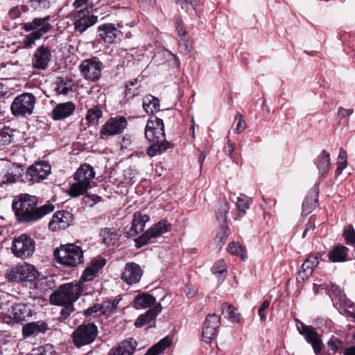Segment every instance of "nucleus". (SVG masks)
Instances as JSON below:
<instances>
[{"label":"nucleus","mask_w":355,"mask_h":355,"mask_svg":"<svg viewBox=\"0 0 355 355\" xmlns=\"http://www.w3.org/2000/svg\"><path fill=\"white\" fill-rule=\"evenodd\" d=\"M37 198L28 193H21L14 198L12 208L17 220L21 223H29L37 221L52 212L55 206L46 203L37 207Z\"/></svg>","instance_id":"f257e3e1"},{"label":"nucleus","mask_w":355,"mask_h":355,"mask_svg":"<svg viewBox=\"0 0 355 355\" xmlns=\"http://www.w3.org/2000/svg\"><path fill=\"white\" fill-rule=\"evenodd\" d=\"M145 137L150 143L147 148V155L150 157L161 155L173 146L166 139L163 120L156 116H151L148 119L145 128Z\"/></svg>","instance_id":"f03ea898"},{"label":"nucleus","mask_w":355,"mask_h":355,"mask_svg":"<svg viewBox=\"0 0 355 355\" xmlns=\"http://www.w3.org/2000/svg\"><path fill=\"white\" fill-rule=\"evenodd\" d=\"M95 175L94 168L90 164L85 163L80 165L73 175L75 182L70 185L68 195L71 198L84 195L92 187Z\"/></svg>","instance_id":"7ed1b4c3"},{"label":"nucleus","mask_w":355,"mask_h":355,"mask_svg":"<svg viewBox=\"0 0 355 355\" xmlns=\"http://www.w3.org/2000/svg\"><path fill=\"white\" fill-rule=\"evenodd\" d=\"M83 286L80 282H69L60 285L51 295V304L59 306L60 304H73L81 296Z\"/></svg>","instance_id":"20e7f679"},{"label":"nucleus","mask_w":355,"mask_h":355,"mask_svg":"<svg viewBox=\"0 0 355 355\" xmlns=\"http://www.w3.org/2000/svg\"><path fill=\"white\" fill-rule=\"evenodd\" d=\"M135 25L134 21L124 24L123 21L117 23V24L112 23H105L99 25L97 28L98 36L105 43L113 44L119 42L125 34L127 38L131 37L130 31L127 28L134 27Z\"/></svg>","instance_id":"39448f33"},{"label":"nucleus","mask_w":355,"mask_h":355,"mask_svg":"<svg viewBox=\"0 0 355 355\" xmlns=\"http://www.w3.org/2000/svg\"><path fill=\"white\" fill-rule=\"evenodd\" d=\"M50 16L42 18L36 17L30 22L23 24L22 28L24 31H32L24 39L23 44L25 48H31L36 40L40 39L52 28V25L48 22Z\"/></svg>","instance_id":"423d86ee"},{"label":"nucleus","mask_w":355,"mask_h":355,"mask_svg":"<svg viewBox=\"0 0 355 355\" xmlns=\"http://www.w3.org/2000/svg\"><path fill=\"white\" fill-rule=\"evenodd\" d=\"M54 256L58 263L68 267H76L83 262V250L73 243L61 245L55 250Z\"/></svg>","instance_id":"0eeeda50"},{"label":"nucleus","mask_w":355,"mask_h":355,"mask_svg":"<svg viewBox=\"0 0 355 355\" xmlns=\"http://www.w3.org/2000/svg\"><path fill=\"white\" fill-rule=\"evenodd\" d=\"M36 103L35 96L28 92L16 96L10 105V111L15 117H26L33 114Z\"/></svg>","instance_id":"6e6552de"},{"label":"nucleus","mask_w":355,"mask_h":355,"mask_svg":"<svg viewBox=\"0 0 355 355\" xmlns=\"http://www.w3.org/2000/svg\"><path fill=\"white\" fill-rule=\"evenodd\" d=\"M39 276L40 273L35 266L27 263L12 267L7 273L8 281L15 283L33 282Z\"/></svg>","instance_id":"1a4fd4ad"},{"label":"nucleus","mask_w":355,"mask_h":355,"mask_svg":"<svg viewBox=\"0 0 355 355\" xmlns=\"http://www.w3.org/2000/svg\"><path fill=\"white\" fill-rule=\"evenodd\" d=\"M98 333V327L93 322L79 325L72 333L74 345L79 348L92 343Z\"/></svg>","instance_id":"9d476101"},{"label":"nucleus","mask_w":355,"mask_h":355,"mask_svg":"<svg viewBox=\"0 0 355 355\" xmlns=\"http://www.w3.org/2000/svg\"><path fill=\"white\" fill-rule=\"evenodd\" d=\"M172 225L165 219H162L155 223L150 228L135 239V248H141L142 246L152 242L153 239L161 236L163 234L171 231Z\"/></svg>","instance_id":"9b49d317"},{"label":"nucleus","mask_w":355,"mask_h":355,"mask_svg":"<svg viewBox=\"0 0 355 355\" xmlns=\"http://www.w3.org/2000/svg\"><path fill=\"white\" fill-rule=\"evenodd\" d=\"M11 250L15 257L27 259L35 251V241L30 236L21 234L13 239Z\"/></svg>","instance_id":"f8f14e48"},{"label":"nucleus","mask_w":355,"mask_h":355,"mask_svg":"<svg viewBox=\"0 0 355 355\" xmlns=\"http://www.w3.org/2000/svg\"><path fill=\"white\" fill-rule=\"evenodd\" d=\"M103 64L97 57L84 60L80 64V70L83 77L91 82L98 81L103 69Z\"/></svg>","instance_id":"ddd939ff"},{"label":"nucleus","mask_w":355,"mask_h":355,"mask_svg":"<svg viewBox=\"0 0 355 355\" xmlns=\"http://www.w3.org/2000/svg\"><path fill=\"white\" fill-rule=\"evenodd\" d=\"M296 327L299 334L304 337L306 341L311 345L314 353L318 355L324 347L318 333L312 326L306 325L299 320Z\"/></svg>","instance_id":"4468645a"},{"label":"nucleus","mask_w":355,"mask_h":355,"mask_svg":"<svg viewBox=\"0 0 355 355\" xmlns=\"http://www.w3.org/2000/svg\"><path fill=\"white\" fill-rule=\"evenodd\" d=\"M51 167L48 162H36L27 169L25 174V179L21 182H39L44 180L51 173Z\"/></svg>","instance_id":"2eb2a0df"},{"label":"nucleus","mask_w":355,"mask_h":355,"mask_svg":"<svg viewBox=\"0 0 355 355\" xmlns=\"http://www.w3.org/2000/svg\"><path fill=\"white\" fill-rule=\"evenodd\" d=\"M93 6L85 7L83 10H79L76 15V19L74 22L75 30L83 33L87 28L94 25L98 20V16L94 15Z\"/></svg>","instance_id":"dca6fc26"},{"label":"nucleus","mask_w":355,"mask_h":355,"mask_svg":"<svg viewBox=\"0 0 355 355\" xmlns=\"http://www.w3.org/2000/svg\"><path fill=\"white\" fill-rule=\"evenodd\" d=\"M127 125L128 121L125 116H116L111 117L103 125L100 134L105 136L119 135L126 128Z\"/></svg>","instance_id":"f3484780"},{"label":"nucleus","mask_w":355,"mask_h":355,"mask_svg":"<svg viewBox=\"0 0 355 355\" xmlns=\"http://www.w3.org/2000/svg\"><path fill=\"white\" fill-rule=\"evenodd\" d=\"M10 318L15 323H21L28 320L32 315L33 310L30 303H14L11 306Z\"/></svg>","instance_id":"a211bd4d"},{"label":"nucleus","mask_w":355,"mask_h":355,"mask_svg":"<svg viewBox=\"0 0 355 355\" xmlns=\"http://www.w3.org/2000/svg\"><path fill=\"white\" fill-rule=\"evenodd\" d=\"M73 219V215L69 211H58L49 221V227L53 231L64 230L72 223Z\"/></svg>","instance_id":"6ab92c4d"},{"label":"nucleus","mask_w":355,"mask_h":355,"mask_svg":"<svg viewBox=\"0 0 355 355\" xmlns=\"http://www.w3.org/2000/svg\"><path fill=\"white\" fill-rule=\"evenodd\" d=\"M143 275V271L140 266L134 262H129L125 265L121 273V280L129 286L139 283Z\"/></svg>","instance_id":"aec40b11"},{"label":"nucleus","mask_w":355,"mask_h":355,"mask_svg":"<svg viewBox=\"0 0 355 355\" xmlns=\"http://www.w3.org/2000/svg\"><path fill=\"white\" fill-rule=\"evenodd\" d=\"M220 324V318L215 313L209 314L205 321L202 334L203 340L209 343L216 336Z\"/></svg>","instance_id":"412c9836"},{"label":"nucleus","mask_w":355,"mask_h":355,"mask_svg":"<svg viewBox=\"0 0 355 355\" xmlns=\"http://www.w3.org/2000/svg\"><path fill=\"white\" fill-rule=\"evenodd\" d=\"M162 306L160 303L155 304L153 308L148 309L145 313L139 315L135 322L136 327L140 328L148 325V328L155 327L156 318L161 313Z\"/></svg>","instance_id":"4be33fe9"},{"label":"nucleus","mask_w":355,"mask_h":355,"mask_svg":"<svg viewBox=\"0 0 355 355\" xmlns=\"http://www.w3.org/2000/svg\"><path fill=\"white\" fill-rule=\"evenodd\" d=\"M52 58V54L48 46H39L33 54V65L35 69L45 70Z\"/></svg>","instance_id":"5701e85b"},{"label":"nucleus","mask_w":355,"mask_h":355,"mask_svg":"<svg viewBox=\"0 0 355 355\" xmlns=\"http://www.w3.org/2000/svg\"><path fill=\"white\" fill-rule=\"evenodd\" d=\"M23 171L24 169L19 164H12L9 168L0 173V184L21 181L24 179L22 175Z\"/></svg>","instance_id":"b1692460"},{"label":"nucleus","mask_w":355,"mask_h":355,"mask_svg":"<svg viewBox=\"0 0 355 355\" xmlns=\"http://www.w3.org/2000/svg\"><path fill=\"white\" fill-rule=\"evenodd\" d=\"M106 259L103 257L93 259L83 272L79 282L82 284L94 279L99 270L106 264Z\"/></svg>","instance_id":"393cba45"},{"label":"nucleus","mask_w":355,"mask_h":355,"mask_svg":"<svg viewBox=\"0 0 355 355\" xmlns=\"http://www.w3.org/2000/svg\"><path fill=\"white\" fill-rule=\"evenodd\" d=\"M137 345V342L134 338H126L120 342L116 347H112L108 355H132Z\"/></svg>","instance_id":"a878e982"},{"label":"nucleus","mask_w":355,"mask_h":355,"mask_svg":"<svg viewBox=\"0 0 355 355\" xmlns=\"http://www.w3.org/2000/svg\"><path fill=\"white\" fill-rule=\"evenodd\" d=\"M75 107V105L70 101L59 103L53 109L51 117L55 121L64 119L73 113Z\"/></svg>","instance_id":"bb28decb"},{"label":"nucleus","mask_w":355,"mask_h":355,"mask_svg":"<svg viewBox=\"0 0 355 355\" xmlns=\"http://www.w3.org/2000/svg\"><path fill=\"white\" fill-rule=\"evenodd\" d=\"M47 329V324L42 320L26 323L22 327V334L24 337L36 336L44 333Z\"/></svg>","instance_id":"cd10ccee"},{"label":"nucleus","mask_w":355,"mask_h":355,"mask_svg":"<svg viewBox=\"0 0 355 355\" xmlns=\"http://www.w3.org/2000/svg\"><path fill=\"white\" fill-rule=\"evenodd\" d=\"M349 249L343 245H337L328 253L329 260L333 263L345 262L347 260Z\"/></svg>","instance_id":"c85d7f7f"},{"label":"nucleus","mask_w":355,"mask_h":355,"mask_svg":"<svg viewBox=\"0 0 355 355\" xmlns=\"http://www.w3.org/2000/svg\"><path fill=\"white\" fill-rule=\"evenodd\" d=\"M142 106L148 114L154 116L159 110V100L151 94H148L143 98Z\"/></svg>","instance_id":"c756f323"},{"label":"nucleus","mask_w":355,"mask_h":355,"mask_svg":"<svg viewBox=\"0 0 355 355\" xmlns=\"http://www.w3.org/2000/svg\"><path fill=\"white\" fill-rule=\"evenodd\" d=\"M100 236L103 243L108 247L114 245L119 239V234L114 228L105 227L101 230Z\"/></svg>","instance_id":"7c9ffc66"},{"label":"nucleus","mask_w":355,"mask_h":355,"mask_svg":"<svg viewBox=\"0 0 355 355\" xmlns=\"http://www.w3.org/2000/svg\"><path fill=\"white\" fill-rule=\"evenodd\" d=\"M315 164L322 175L327 174L331 164L329 153L325 150H322L320 154L317 157Z\"/></svg>","instance_id":"2f4dec72"},{"label":"nucleus","mask_w":355,"mask_h":355,"mask_svg":"<svg viewBox=\"0 0 355 355\" xmlns=\"http://www.w3.org/2000/svg\"><path fill=\"white\" fill-rule=\"evenodd\" d=\"M135 306L137 309L148 308L156 302V299L152 295L144 293L135 298Z\"/></svg>","instance_id":"473e14b6"},{"label":"nucleus","mask_w":355,"mask_h":355,"mask_svg":"<svg viewBox=\"0 0 355 355\" xmlns=\"http://www.w3.org/2000/svg\"><path fill=\"white\" fill-rule=\"evenodd\" d=\"M171 345V339L166 336L150 347L145 355H159Z\"/></svg>","instance_id":"72a5a7b5"},{"label":"nucleus","mask_w":355,"mask_h":355,"mask_svg":"<svg viewBox=\"0 0 355 355\" xmlns=\"http://www.w3.org/2000/svg\"><path fill=\"white\" fill-rule=\"evenodd\" d=\"M102 116L103 112L101 107L98 105H94L87 110L85 119L89 125H96Z\"/></svg>","instance_id":"f704fd0d"},{"label":"nucleus","mask_w":355,"mask_h":355,"mask_svg":"<svg viewBox=\"0 0 355 355\" xmlns=\"http://www.w3.org/2000/svg\"><path fill=\"white\" fill-rule=\"evenodd\" d=\"M230 209L229 203L225 201H220L216 207V218L220 223H225L227 219V214Z\"/></svg>","instance_id":"c9c22d12"},{"label":"nucleus","mask_w":355,"mask_h":355,"mask_svg":"<svg viewBox=\"0 0 355 355\" xmlns=\"http://www.w3.org/2000/svg\"><path fill=\"white\" fill-rule=\"evenodd\" d=\"M56 0H29L30 6L34 10L43 11L49 9Z\"/></svg>","instance_id":"e433bc0d"},{"label":"nucleus","mask_w":355,"mask_h":355,"mask_svg":"<svg viewBox=\"0 0 355 355\" xmlns=\"http://www.w3.org/2000/svg\"><path fill=\"white\" fill-rule=\"evenodd\" d=\"M139 81L137 78L130 80L125 83V94L128 98H134L139 95Z\"/></svg>","instance_id":"4c0bfd02"},{"label":"nucleus","mask_w":355,"mask_h":355,"mask_svg":"<svg viewBox=\"0 0 355 355\" xmlns=\"http://www.w3.org/2000/svg\"><path fill=\"white\" fill-rule=\"evenodd\" d=\"M119 304V300H108L103 302L101 304L102 306V314L110 316L114 313H115L117 310Z\"/></svg>","instance_id":"58836bf2"},{"label":"nucleus","mask_w":355,"mask_h":355,"mask_svg":"<svg viewBox=\"0 0 355 355\" xmlns=\"http://www.w3.org/2000/svg\"><path fill=\"white\" fill-rule=\"evenodd\" d=\"M221 311L225 318H227L234 322L239 320V314L233 306L224 303L221 306Z\"/></svg>","instance_id":"ea45409f"},{"label":"nucleus","mask_w":355,"mask_h":355,"mask_svg":"<svg viewBox=\"0 0 355 355\" xmlns=\"http://www.w3.org/2000/svg\"><path fill=\"white\" fill-rule=\"evenodd\" d=\"M236 207L243 213V216L246 213V209L250 208L252 202V199L243 194H240L239 196L236 197Z\"/></svg>","instance_id":"a19ab883"},{"label":"nucleus","mask_w":355,"mask_h":355,"mask_svg":"<svg viewBox=\"0 0 355 355\" xmlns=\"http://www.w3.org/2000/svg\"><path fill=\"white\" fill-rule=\"evenodd\" d=\"M318 193L314 196V198L306 197L302 203V212L305 214H310L313 209L318 206Z\"/></svg>","instance_id":"79ce46f5"},{"label":"nucleus","mask_w":355,"mask_h":355,"mask_svg":"<svg viewBox=\"0 0 355 355\" xmlns=\"http://www.w3.org/2000/svg\"><path fill=\"white\" fill-rule=\"evenodd\" d=\"M230 233V230L225 223H223L216 236V241L218 245H223Z\"/></svg>","instance_id":"37998d69"},{"label":"nucleus","mask_w":355,"mask_h":355,"mask_svg":"<svg viewBox=\"0 0 355 355\" xmlns=\"http://www.w3.org/2000/svg\"><path fill=\"white\" fill-rule=\"evenodd\" d=\"M13 137V131L9 127L5 126L0 129V145L9 144Z\"/></svg>","instance_id":"c03bdc74"},{"label":"nucleus","mask_w":355,"mask_h":355,"mask_svg":"<svg viewBox=\"0 0 355 355\" xmlns=\"http://www.w3.org/2000/svg\"><path fill=\"white\" fill-rule=\"evenodd\" d=\"M321 258V255L317 253L314 255H309L305 259L302 265V268L313 270V268L319 264V259Z\"/></svg>","instance_id":"a18cd8bd"},{"label":"nucleus","mask_w":355,"mask_h":355,"mask_svg":"<svg viewBox=\"0 0 355 355\" xmlns=\"http://www.w3.org/2000/svg\"><path fill=\"white\" fill-rule=\"evenodd\" d=\"M347 165V153L343 148H340V150H339V154L338 156L337 168H336V172L338 174L341 173L343 170L346 168Z\"/></svg>","instance_id":"49530a36"},{"label":"nucleus","mask_w":355,"mask_h":355,"mask_svg":"<svg viewBox=\"0 0 355 355\" xmlns=\"http://www.w3.org/2000/svg\"><path fill=\"white\" fill-rule=\"evenodd\" d=\"M150 217L147 214H141L140 212H136L134 214L133 222L137 225L139 230L144 231L146 223L149 221Z\"/></svg>","instance_id":"de8ad7c7"},{"label":"nucleus","mask_w":355,"mask_h":355,"mask_svg":"<svg viewBox=\"0 0 355 355\" xmlns=\"http://www.w3.org/2000/svg\"><path fill=\"white\" fill-rule=\"evenodd\" d=\"M327 346L329 349L333 351L334 353H340L344 348V343L339 338L335 336H331L327 342Z\"/></svg>","instance_id":"09e8293b"},{"label":"nucleus","mask_w":355,"mask_h":355,"mask_svg":"<svg viewBox=\"0 0 355 355\" xmlns=\"http://www.w3.org/2000/svg\"><path fill=\"white\" fill-rule=\"evenodd\" d=\"M228 252L234 255L239 256L242 259L245 258V248L238 245L235 242H231L227 247Z\"/></svg>","instance_id":"8fccbe9b"},{"label":"nucleus","mask_w":355,"mask_h":355,"mask_svg":"<svg viewBox=\"0 0 355 355\" xmlns=\"http://www.w3.org/2000/svg\"><path fill=\"white\" fill-rule=\"evenodd\" d=\"M59 305L62 306V308L60 312L59 320L60 321H64L74 311L73 304L63 303V304H60Z\"/></svg>","instance_id":"3c124183"},{"label":"nucleus","mask_w":355,"mask_h":355,"mask_svg":"<svg viewBox=\"0 0 355 355\" xmlns=\"http://www.w3.org/2000/svg\"><path fill=\"white\" fill-rule=\"evenodd\" d=\"M83 201L86 206L92 207L98 202L102 201V198L96 194L86 193L83 198Z\"/></svg>","instance_id":"603ef678"},{"label":"nucleus","mask_w":355,"mask_h":355,"mask_svg":"<svg viewBox=\"0 0 355 355\" xmlns=\"http://www.w3.org/2000/svg\"><path fill=\"white\" fill-rule=\"evenodd\" d=\"M343 236L347 244H355V230L352 225H348L345 229Z\"/></svg>","instance_id":"864d4df0"},{"label":"nucleus","mask_w":355,"mask_h":355,"mask_svg":"<svg viewBox=\"0 0 355 355\" xmlns=\"http://www.w3.org/2000/svg\"><path fill=\"white\" fill-rule=\"evenodd\" d=\"M191 48L188 37L180 38L178 49L180 53L187 55L190 53Z\"/></svg>","instance_id":"5fc2aeb1"},{"label":"nucleus","mask_w":355,"mask_h":355,"mask_svg":"<svg viewBox=\"0 0 355 355\" xmlns=\"http://www.w3.org/2000/svg\"><path fill=\"white\" fill-rule=\"evenodd\" d=\"M236 127L233 128V132L238 134L243 131L245 128V123L241 114L235 116Z\"/></svg>","instance_id":"6e6d98bb"},{"label":"nucleus","mask_w":355,"mask_h":355,"mask_svg":"<svg viewBox=\"0 0 355 355\" xmlns=\"http://www.w3.org/2000/svg\"><path fill=\"white\" fill-rule=\"evenodd\" d=\"M270 304V300H265L263 301L260 307L258 309V315L260 318L261 321L262 322L266 320V314L265 313V311L269 307Z\"/></svg>","instance_id":"4d7b16f0"},{"label":"nucleus","mask_w":355,"mask_h":355,"mask_svg":"<svg viewBox=\"0 0 355 355\" xmlns=\"http://www.w3.org/2000/svg\"><path fill=\"white\" fill-rule=\"evenodd\" d=\"M177 3L180 4L182 9L184 8L187 4H189L193 7L196 14H198V7L200 5V0H177Z\"/></svg>","instance_id":"13d9d810"},{"label":"nucleus","mask_w":355,"mask_h":355,"mask_svg":"<svg viewBox=\"0 0 355 355\" xmlns=\"http://www.w3.org/2000/svg\"><path fill=\"white\" fill-rule=\"evenodd\" d=\"M312 273V270L302 268V270L299 271L296 279L298 282H303L306 279H308Z\"/></svg>","instance_id":"bf43d9fd"},{"label":"nucleus","mask_w":355,"mask_h":355,"mask_svg":"<svg viewBox=\"0 0 355 355\" xmlns=\"http://www.w3.org/2000/svg\"><path fill=\"white\" fill-rule=\"evenodd\" d=\"M212 272L214 274H223L227 273V270L224 265L223 261H219L218 262L215 263L214 266L212 267Z\"/></svg>","instance_id":"052dcab7"},{"label":"nucleus","mask_w":355,"mask_h":355,"mask_svg":"<svg viewBox=\"0 0 355 355\" xmlns=\"http://www.w3.org/2000/svg\"><path fill=\"white\" fill-rule=\"evenodd\" d=\"M157 0H138L139 6L144 10H148L153 8L156 4Z\"/></svg>","instance_id":"680f3d73"},{"label":"nucleus","mask_w":355,"mask_h":355,"mask_svg":"<svg viewBox=\"0 0 355 355\" xmlns=\"http://www.w3.org/2000/svg\"><path fill=\"white\" fill-rule=\"evenodd\" d=\"M185 295L189 298H193L198 295V290L191 284H187L184 288Z\"/></svg>","instance_id":"e2e57ef3"},{"label":"nucleus","mask_w":355,"mask_h":355,"mask_svg":"<svg viewBox=\"0 0 355 355\" xmlns=\"http://www.w3.org/2000/svg\"><path fill=\"white\" fill-rule=\"evenodd\" d=\"M38 353L37 355H53L54 351L52 345H46L37 349Z\"/></svg>","instance_id":"0e129e2a"},{"label":"nucleus","mask_w":355,"mask_h":355,"mask_svg":"<svg viewBox=\"0 0 355 355\" xmlns=\"http://www.w3.org/2000/svg\"><path fill=\"white\" fill-rule=\"evenodd\" d=\"M331 290L333 293L338 297V300H345L346 295L344 291L340 288V286L336 284H331Z\"/></svg>","instance_id":"69168bd1"},{"label":"nucleus","mask_w":355,"mask_h":355,"mask_svg":"<svg viewBox=\"0 0 355 355\" xmlns=\"http://www.w3.org/2000/svg\"><path fill=\"white\" fill-rule=\"evenodd\" d=\"M141 232L142 231L138 229L137 225L132 220L131 227L129 230L125 232L124 234L127 238H130L136 236L137 234Z\"/></svg>","instance_id":"338daca9"},{"label":"nucleus","mask_w":355,"mask_h":355,"mask_svg":"<svg viewBox=\"0 0 355 355\" xmlns=\"http://www.w3.org/2000/svg\"><path fill=\"white\" fill-rule=\"evenodd\" d=\"M98 311L102 312V306L100 304H95L94 306L87 309L85 311L84 313L87 316H90V315H92L94 313H96Z\"/></svg>","instance_id":"774afa93"}]
</instances>
